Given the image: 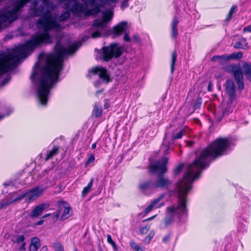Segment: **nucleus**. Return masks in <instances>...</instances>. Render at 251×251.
Listing matches in <instances>:
<instances>
[{
	"label": "nucleus",
	"mask_w": 251,
	"mask_h": 251,
	"mask_svg": "<svg viewBox=\"0 0 251 251\" xmlns=\"http://www.w3.org/2000/svg\"><path fill=\"white\" fill-rule=\"evenodd\" d=\"M230 143L226 138H217L197 156L193 163L187 165V171L183 178L176 185L177 204L172 205L166 208V215L161 225L162 228L172 225L175 216L179 219L183 216H187V196L192 187L193 181L199 178L201 171L209 166L210 158L215 159L225 154Z\"/></svg>",
	"instance_id": "nucleus-1"
},
{
	"label": "nucleus",
	"mask_w": 251,
	"mask_h": 251,
	"mask_svg": "<svg viewBox=\"0 0 251 251\" xmlns=\"http://www.w3.org/2000/svg\"><path fill=\"white\" fill-rule=\"evenodd\" d=\"M41 0L42 3L38 6V1H33L30 9L34 13V16L41 17L37 21L36 26L43 29L44 32L33 35L31 39L25 44L8 50L6 53H0V75L16 67L20 59L25 58L35 48L43 44L52 43V37L49 31L54 29L58 32L63 28L56 21V17L51 14V12L55 7L54 4L48 0Z\"/></svg>",
	"instance_id": "nucleus-2"
},
{
	"label": "nucleus",
	"mask_w": 251,
	"mask_h": 251,
	"mask_svg": "<svg viewBox=\"0 0 251 251\" xmlns=\"http://www.w3.org/2000/svg\"><path fill=\"white\" fill-rule=\"evenodd\" d=\"M80 46V42H76L69 48H65L58 41L54 48L56 53L44 55L35 65L31 79L32 81L35 77L38 79L37 98L40 104H47L50 90L56 84L62 70L64 57L75 52Z\"/></svg>",
	"instance_id": "nucleus-3"
},
{
	"label": "nucleus",
	"mask_w": 251,
	"mask_h": 251,
	"mask_svg": "<svg viewBox=\"0 0 251 251\" xmlns=\"http://www.w3.org/2000/svg\"><path fill=\"white\" fill-rule=\"evenodd\" d=\"M168 158L164 157L161 161H156L151 164L150 171L151 173H159L156 179L154 181L155 189H167L170 186L172 181L163 175L167 172L166 164Z\"/></svg>",
	"instance_id": "nucleus-4"
},
{
	"label": "nucleus",
	"mask_w": 251,
	"mask_h": 251,
	"mask_svg": "<svg viewBox=\"0 0 251 251\" xmlns=\"http://www.w3.org/2000/svg\"><path fill=\"white\" fill-rule=\"evenodd\" d=\"M84 4L75 2L70 8L71 12L76 17H88L100 12V4H96V0H81Z\"/></svg>",
	"instance_id": "nucleus-5"
},
{
	"label": "nucleus",
	"mask_w": 251,
	"mask_h": 251,
	"mask_svg": "<svg viewBox=\"0 0 251 251\" xmlns=\"http://www.w3.org/2000/svg\"><path fill=\"white\" fill-rule=\"evenodd\" d=\"M30 0H20L17 2L15 6L10 10L0 14V30L5 26V23L9 24L16 20L22 7Z\"/></svg>",
	"instance_id": "nucleus-6"
},
{
	"label": "nucleus",
	"mask_w": 251,
	"mask_h": 251,
	"mask_svg": "<svg viewBox=\"0 0 251 251\" xmlns=\"http://www.w3.org/2000/svg\"><path fill=\"white\" fill-rule=\"evenodd\" d=\"M45 189L39 186L32 188L26 192L22 193L18 197L13 199L11 201L5 200L2 201L3 203H8L7 206L9 205L22 201L24 198L26 197L25 201L26 203H30L39 198L44 192Z\"/></svg>",
	"instance_id": "nucleus-7"
},
{
	"label": "nucleus",
	"mask_w": 251,
	"mask_h": 251,
	"mask_svg": "<svg viewBox=\"0 0 251 251\" xmlns=\"http://www.w3.org/2000/svg\"><path fill=\"white\" fill-rule=\"evenodd\" d=\"M113 13L111 11H108L103 13L102 19L93 24L91 37L97 38L104 36L107 33V22L112 18Z\"/></svg>",
	"instance_id": "nucleus-8"
},
{
	"label": "nucleus",
	"mask_w": 251,
	"mask_h": 251,
	"mask_svg": "<svg viewBox=\"0 0 251 251\" xmlns=\"http://www.w3.org/2000/svg\"><path fill=\"white\" fill-rule=\"evenodd\" d=\"M101 59L104 61H108L113 58H117L123 53L124 48L117 43H112L109 46L102 49Z\"/></svg>",
	"instance_id": "nucleus-9"
},
{
	"label": "nucleus",
	"mask_w": 251,
	"mask_h": 251,
	"mask_svg": "<svg viewBox=\"0 0 251 251\" xmlns=\"http://www.w3.org/2000/svg\"><path fill=\"white\" fill-rule=\"evenodd\" d=\"M222 68L224 71L232 74L238 85V89L241 91L243 90L244 88V83L243 74L240 65L231 64L226 65Z\"/></svg>",
	"instance_id": "nucleus-10"
},
{
	"label": "nucleus",
	"mask_w": 251,
	"mask_h": 251,
	"mask_svg": "<svg viewBox=\"0 0 251 251\" xmlns=\"http://www.w3.org/2000/svg\"><path fill=\"white\" fill-rule=\"evenodd\" d=\"M225 84L226 92L229 96L228 103H230L231 102H233L235 96V87L234 83L233 80L227 79Z\"/></svg>",
	"instance_id": "nucleus-11"
},
{
	"label": "nucleus",
	"mask_w": 251,
	"mask_h": 251,
	"mask_svg": "<svg viewBox=\"0 0 251 251\" xmlns=\"http://www.w3.org/2000/svg\"><path fill=\"white\" fill-rule=\"evenodd\" d=\"M232 102L228 103V101L227 102L226 105H223L221 108V113H217L216 114V117L219 122H220L222 118L224 117L227 116L229 113H231L233 110V107L232 105Z\"/></svg>",
	"instance_id": "nucleus-12"
},
{
	"label": "nucleus",
	"mask_w": 251,
	"mask_h": 251,
	"mask_svg": "<svg viewBox=\"0 0 251 251\" xmlns=\"http://www.w3.org/2000/svg\"><path fill=\"white\" fill-rule=\"evenodd\" d=\"M90 72L94 75L98 74L99 77L107 83L110 81L109 75L107 74V70L104 68L95 67L92 68Z\"/></svg>",
	"instance_id": "nucleus-13"
},
{
	"label": "nucleus",
	"mask_w": 251,
	"mask_h": 251,
	"mask_svg": "<svg viewBox=\"0 0 251 251\" xmlns=\"http://www.w3.org/2000/svg\"><path fill=\"white\" fill-rule=\"evenodd\" d=\"M139 188L140 191L145 194L149 192H152L155 190L154 181L151 180L144 181L139 184Z\"/></svg>",
	"instance_id": "nucleus-14"
},
{
	"label": "nucleus",
	"mask_w": 251,
	"mask_h": 251,
	"mask_svg": "<svg viewBox=\"0 0 251 251\" xmlns=\"http://www.w3.org/2000/svg\"><path fill=\"white\" fill-rule=\"evenodd\" d=\"M127 28V23L122 22L113 27L114 37L122 35Z\"/></svg>",
	"instance_id": "nucleus-15"
},
{
	"label": "nucleus",
	"mask_w": 251,
	"mask_h": 251,
	"mask_svg": "<svg viewBox=\"0 0 251 251\" xmlns=\"http://www.w3.org/2000/svg\"><path fill=\"white\" fill-rule=\"evenodd\" d=\"M49 204L41 203L36 206L30 213L31 218H37L41 215L43 211L48 207Z\"/></svg>",
	"instance_id": "nucleus-16"
},
{
	"label": "nucleus",
	"mask_w": 251,
	"mask_h": 251,
	"mask_svg": "<svg viewBox=\"0 0 251 251\" xmlns=\"http://www.w3.org/2000/svg\"><path fill=\"white\" fill-rule=\"evenodd\" d=\"M241 69L243 75H245L247 79L251 81V63L244 62Z\"/></svg>",
	"instance_id": "nucleus-17"
},
{
	"label": "nucleus",
	"mask_w": 251,
	"mask_h": 251,
	"mask_svg": "<svg viewBox=\"0 0 251 251\" xmlns=\"http://www.w3.org/2000/svg\"><path fill=\"white\" fill-rule=\"evenodd\" d=\"M178 20L176 17H174L171 23V37L173 39H176L178 34L177 25Z\"/></svg>",
	"instance_id": "nucleus-18"
},
{
	"label": "nucleus",
	"mask_w": 251,
	"mask_h": 251,
	"mask_svg": "<svg viewBox=\"0 0 251 251\" xmlns=\"http://www.w3.org/2000/svg\"><path fill=\"white\" fill-rule=\"evenodd\" d=\"M31 243L29 246V251H37L40 246V240L34 237L31 239Z\"/></svg>",
	"instance_id": "nucleus-19"
},
{
	"label": "nucleus",
	"mask_w": 251,
	"mask_h": 251,
	"mask_svg": "<svg viewBox=\"0 0 251 251\" xmlns=\"http://www.w3.org/2000/svg\"><path fill=\"white\" fill-rule=\"evenodd\" d=\"M211 60L213 62L218 61L219 64H224L228 59L227 55L223 54L222 55H214L211 58Z\"/></svg>",
	"instance_id": "nucleus-20"
},
{
	"label": "nucleus",
	"mask_w": 251,
	"mask_h": 251,
	"mask_svg": "<svg viewBox=\"0 0 251 251\" xmlns=\"http://www.w3.org/2000/svg\"><path fill=\"white\" fill-rule=\"evenodd\" d=\"M72 213L73 212L70 206L65 207L64 206V209L60 218L61 221H64L70 218L72 215Z\"/></svg>",
	"instance_id": "nucleus-21"
},
{
	"label": "nucleus",
	"mask_w": 251,
	"mask_h": 251,
	"mask_svg": "<svg viewBox=\"0 0 251 251\" xmlns=\"http://www.w3.org/2000/svg\"><path fill=\"white\" fill-rule=\"evenodd\" d=\"M248 44L247 42L246 39L242 38L241 40L236 43L234 45V48L236 49H246L249 48Z\"/></svg>",
	"instance_id": "nucleus-22"
},
{
	"label": "nucleus",
	"mask_w": 251,
	"mask_h": 251,
	"mask_svg": "<svg viewBox=\"0 0 251 251\" xmlns=\"http://www.w3.org/2000/svg\"><path fill=\"white\" fill-rule=\"evenodd\" d=\"M186 133V129L182 128L179 130L178 132L176 134H173L172 138V143L176 139H180L182 137L183 135H185Z\"/></svg>",
	"instance_id": "nucleus-23"
},
{
	"label": "nucleus",
	"mask_w": 251,
	"mask_h": 251,
	"mask_svg": "<svg viewBox=\"0 0 251 251\" xmlns=\"http://www.w3.org/2000/svg\"><path fill=\"white\" fill-rule=\"evenodd\" d=\"M59 148L58 147H55L53 149L49 151L46 157V160H49L52 158L54 156L56 155L58 153Z\"/></svg>",
	"instance_id": "nucleus-24"
},
{
	"label": "nucleus",
	"mask_w": 251,
	"mask_h": 251,
	"mask_svg": "<svg viewBox=\"0 0 251 251\" xmlns=\"http://www.w3.org/2000/svg\"><path fill=\"white\" fill-rule=\"evenodd\" d=\"M171 144V143L166 141V139H164L160 147V149L164 151L165 154H168Z\"/></svg>",
	"instance_id": "nucleus-25"
},
{
	"label": "nucleus",
	"mask_w": 251,
	"mask_h": 251,
	"mask_svg": "<svg viewBox=\"0 0 251 251\" xmlns=\"http://www.w3.org/2000/svg\"><path fill=\"white\" fill-rule=\"evenodd\" d=\"M177 54L176 51H174L172 53V59L171 63V72L172 74L174 73L175 70V65L176 60Z\"/></svg>",
	"instance_id": "nucleus-26"
},
{
	"label": "nucleus",
	"mask_w": 251,
	"mask_h": 251,
	"mask_svg": "<svg viewBox=\"0 0 251 251\" xmlns=\"http://www.w3.org/2000/svg\"><path fill=\"white\" fill-rule=\"evenodd\" d=\"M93 179H91L90 181L88 184L87 186L83 188L82 192V195L84 196L86 195L91 190V187L93 185Z\"/></svg>",
	"instance_id": "nucleus-27"
},
{
	"label": "nucleus",
	"mask_w": 251,
	"mask_h": 251,
	"mask_svg": "<svg viewBox=\"0 0 251 251\" xmlns=\"http://www.w3.org/2000/svg\"><path fill=\"white\" fill-rule=\"evenodd\" d=\"M243 54L241 52L236 53H233L230 55H227L228 60L231 59H238L242 57Z\"/></svg>",
	"instance_id": "nucleus-28"
},
{
	"label": "nucleus",
	"mask_w": 251,
	"mask_h": 251,
	"mask_svg": "<svg viewBox=\"0 0 251 251\" xmlns=\"http://www.w3.org/2000/svg\"><path fill=\"white\" fill-rule=\"evenodd\" d=\"M102 109L101 108H99L97 106L95 105L93 112L92 114L93 116H95L96 117L98 118L100 117L101 115Z\"/></svg>",
	"instance_id": "nucleus-29"
},
{
	"label": "nucleus",
	"mask_w": 251,
	"mask_h": 251,
	"mask_svg": "<svg viewBox=\"0 0 251 251\" xmlns=\"http://www.w3.org/2000/svg\"><path fill=\"white\" fill-rule=\"evenodd\" d=\"M70 16V13L69 11H66L59 16L58 20L60 22H63L66 20Z\"/></svg>",
	"instance_id": "nucleus-30"
},
{
	"label": "nucleus",
	"mask_w": 251,
	"mask_h": 251,
	"mask_svg": "<svg viewBox=\"0 0 251 251\" xmlns=\"http://www.w3.org/2000/svg\"><path fill=\"white\" fill-rule=\"evenodd\" d=\"M106 237L107 242L113 247L114 251H117V247L115 242L113 241V240L112 239L111 235L110 234H107Z\"/></svg>",
	"instance_id": "nucleus-31"
},
{
	"label": "nucleus",
	"mask_w": 251,
	"mask_h": 251,
	"mask_svg": "<svg viewBox=\"0 0 251 251\" xmlns=\"http://www.w3.org/2000/svg\"><path fill=\"white\" fill-rule=\"evenodd\" d=\"M165 195L161 194L151 201V204L155 207L156 205L164 198Z\"/></svg>",
	"instance_id": "nucleus-32"
},
{
	"label": "nucleus",
	"mask_w": 251,
	"mask_h": 251,
	"mask_svg": "<svg viewBox=\"0 0 251 251\" xmlns=\"http://www.w3.org/2000/svg\"><path fill=\"white\" fill-rule=\"evenodd\" d=\"M25 239L23 235H17L15 237L14 243L20 244L24 242Z\"/></svg>",
	"instance_id": "nucleus-33"
},
{
	"label": "nucleus",
	"mask_w": 251,
	"mask_h": 251,
	"mask_svg": "<svg viewBox=\"0 0 251 251\" xmlns=\"http://www.w3.org/2000/svg\"><path fill=\"white\" fill-rule=\"evenodd\" d=\"M236 9V6L235 5H233L231 7V8L227 15V17L226 20V21H229L231 18L232 14L235 12V10Z\"/></svg>",
	"instance_id": "nucleus-34"
},
{
	"label": "nucleus",
	"mask_w": 251,
	"mask_h": 251,
	"mask_svg": "<svg viewBox=\"0 0 251 251\" xmlns=\"http://www.w3.org/2000/svg\"><path fill=\"white\" fill-rule=\"evenodd\" d=\"M154 233L153 231H151L149 234L148 235V236L146 237V238L144 240V242L146 244H149L150 242V241L151 240V239L154 236Z\"/></svg>",
	"instance_id": "nucleus-35"
},
{
	"label": "nucleus",
	"mask_w": 251,
	"mask_h": 251,
	"mask_svg": "<svg viewBox=\"0 0 251 251\" xmlns=\"http://www.w3.org/2000/svg\"><path fill=\"white\" fill-rule=\"evenodd\" d=\"M131 247L135 251H144L136 243L131 242L130 243Z\"/></svg>",
	"instance_id": "nucleus-36"
},
{
	"label": "nucleus",
	"mask_w": 251,
	"mask_h": 251,
	"mask_svg": "<svg viewBox=\"0 0 251 251\" xmlns=\"http://www.w3.org/2000/svg\"><path fill=\"white\" fill-rule=\"evenodd\" d=\"M53 246L56 251H64L63 247L61 244L55 243L53 244Z\"/></svg>",
	"instance_id": "nucleus-37"
},
{
	"label": "nucleus",
	"mask_w": 251,
	"mask_h": 251,
	"mask_svg": "<svg viewBox=\"0 0 251 251\" xmlns=\"http://www.w3.org/2000/svg\"><path fill=\"white\" fill-rule=\"evenodd\" d=\"M183 168L182 165H180L177 166L174 171V174L175 176L178 175L181 171Z\"/></svg>",
	"instance_id": "nucleus-38"
},
{
	"label": "nucleus",
	"mask_w": 251,
	"mask_h": 251,
	"mask_svg": "<svg viewBox=\"0 0 251 251\" xmlns=\"http://www.w3.org/2000/svg\"><path fill=\"white\" fill-rule=\"evenodd\" d=\"M117 0H100V2L101 7H104L106 4H107L109 1L111 2L115 3L116 2Z\"/></svg>",
	"instance_id": "nucleus-39"
},
{
	"label": "nucleus",
	"mask_w": 251,
	"mask_h": 251,
	"mask_svg": "<svg viewBox=\"0 0 251 251\" xmlns=\"http://www.w3.org/2000/svg\"><path fill=\"white\" fill-rule=\"evenodd\" d=\"M10 79V76H7L1 82H0V88L3 87L6 84H7Z\"/></svg>",
	"instance_id": "nucleus-40"
},
{
	"label": "nucleus",
	"mask_w": 251,
	"mask_h": 251,
	"mask_svg": "<svg viewBox=\"0 0 251 251\" xmlns=\"http://www.w3.org/2000/svg\"><path fill=\"white\" fill-rule=\"evenodd\" d=\"M149 227H150L148 226H146L144 227H142L140 229L141 233L143 234H146L148 232Z\"/></svg>",
	"instance_id": "nucleus-41"
},
{
	"label": "nucleus",
	"mask_w": 251,
	"mask_h": 251,
	"mask_svg": "<svg viewBox=\"0 0 251 251\" xmlns=\"http://www.w3.org/2000/svg\"><path fill=\"white\" fill-rule=\"evenodd\" d=\"M171 238V235L168 234L163 237L162 241L164 243H167Z\"/></svg>",
	"instance_id": "nucleus-42"
},
{
	"label": "nucleus",
	"mask_w": 251,
	"mask_h": 251,
	"mask_svg": "<svg viewBox=\"0 0 251 251\" xmlns=\"http://www.w3.org/2000/svg\"><path fill=\"white\" fill-rule=\"evenodd\" d=\"M128 0H124L121 4V8L124 9L125 8L128 6Z\"/></svg>",
	"instance_id": "nucleus-43"
},
{
	"label": "nucleus",
	"mask_w": 251,
	"mask_h": 251,
	"mask_svg": "<svg viewBox=\"0 0 251 251\" xmlns=\"http://www.w3.org/2000/svg\"><path fill=\"white\" fill-rule=\"evenodd\" d=\"M124 40L126 42H129L130 41V38L129 33L127 32H125L124 36Z\"/></svg>",
	"instance_id": "nucleus-44"
},
{
	"label": "nucleus",
	"mask_w": 251,
	"mask_h": 251,
	"mask_svg": "<svg viewBox=\"0 0 251 251\" xmlns=\"http://www.w3.org/2000/svg\"><path fill=\"white\" fill-rule=\"evenodd\" d=\"M201 99H199L197 100V102H196V103L195 104V109H197V108H199L201 106Z\"/></svg>",
	"instance_id": "nucleus-45"
},
{
	"label": "nucleus",
	"mask_w": 251,
	"mask_h": 251,
	"mask_svg": "<svg viewBox=\"0 0 251 251\" xmlns=\"http://www.w3.org/2000/svg\"><path fill=\"white\" fill-rule=\"evenodd\" d=\"M154 208V206L152 205L151 204H150L145 209V212L146 213H148L150 212L153 208Z\"/></svg>",
	"instance_id": "nucleus-46"
},
{
	"label": "nucleus",
	"mask_w": 251,
	"mask_h": 251,
	"mask_svg": "<svg viewBox=\"0 0 251 251\" xmlns=\"http://www.w3.org/2000/svg\"><path fill=\"white\" fill-rule=\"evenodd\" d=\"M251 32V25L245 27L243 29V32Z\"/></svg>",
	"instance_id": "nucleus-47"
},
{
	"label": "nucleus",
	"mask_w": 251,
	"mask_h": 251,
	"mask_svg": "<svg viewBox=\"0 0 251 251\" xmlns=\"http://www.w3.org/2000/svg\"><path fill=\"white\" fill-rule=\"evenodd\" d=\"M95 160V157L93 155H90L87 161H86V164H89Z\"/></svg>",
	"instance_id": "nucleus-48"
},
{
	"label": "nucleus",
	"mask_w": 251,
	"mask_h": 251,
	"mask_svg": "<svg viewBox=\"0 0 251 251\" xmlns=\"http://www.w3.org/2000/svg\"><path fill=\"white\" fill-rule=\"evenodd\" d=\"M8 203H3L2 201H1L0 203V209L5 208L7 206Z\"/></svg>",
	"instance_id": "nucleus-49"
},
{
	"label": "nucleus",
	"mask_w": 251,
	"mask_h": 251,
	"mask_svg": "<svg viewBox=\"0 0 251 251\" xmlns=\"http://www.w3.org/2000/svg\"><path fill=\"white\" fill-rule=\"evenodd\" d=\"M25 244H26L25 242H23L22 245L20 247V250H21V251H24V250H25Z\"/></svg>",
	"instance_id": "nucleus-50"
},
{
	"label": "nucleus",
	"mask_w": 251,
	"mask_h": 251,
	"mask_svg": "<svg viewBox=\"0 0 251 251\" xmlns=\"http://www.w3.org/2000/svg\"><path fill=\"white\" fill-rule=\"evenodd\" d=\"M60 214H61V210H58L57 211V212L55 214V217L56 219L58 218L59 217V216H60Z\"/></svg>",
	"instance_id": "nucleus-51"
},
{
	"label": "nucleus",
	"mask_w": 251,
	"mask_h": 251,
	"mask_svg": "<svg viewBox=\"0 0 251 251\" xmlns=\"http://www.w3.org/2000/svg\"><path fill=\"white\" fill-rule=\"evenodd\" d=\"M133 39L135 41L138 42L139 41V38L137 34H134L133 36Z\"/></svg>",
	"instance_id": "nucleus-52"
},
{
	"label": "nucleus",
	"mask_w": 251,
	"mask_h": 251,
	"mask_svg": "<svg viewBox=\"0 0 251 251\" xmlns=\"http://www.w3.org/2000/svg\"><path fill=\"white\" fill-rule=\"evenodd\" d=\"M207 89H208V90L209 91H212V84H211V82H209V84H208V86Z\"/></svg>",
	"instance_id": "nucleus-53"
},
{
	"label": "nucleus",
	"mask_w": 251,
	"mask_h": 251,
	"mask_svg": "<svg viewBox=\"0 0 251 251\" xmlns=\"http://www.w3.org/2000/svg\"><path fill=\"white\" fill-rule=\"evenodd\" d=\"M48 251V248L46 246L42 247V248L40 250V251Z\"/></svg>",
	"instance_id": "nucleus-54"
},
{
	"label": "nucleus",
	"mask_w": 251,
	"mask_h": 251,
	"mask_svg": "<svg viewBox=\"0 0 251 251\" xmlns=\"http://www.w3.org/2000/svg\"><path fill=\"white\" fill-rule=\"evenodd\" d=\"M43 222H44L43 220H40V221H39L38 222H37L36 225L38 226L41 225H42Z\"/></svg>",
	"instance_id": "nucleus-55"
},
{
	"label": "nucleus",
	"mask_w": 251,
	"mask_h": 251,
	"mask_svg": "<svg viewBox=\"0 0 251 251\" xmlns=\"http://www.w3.org/2000/svg\"><path fill=\"white\" fill-rule=\"evenodd\" d=\"M50 215H51L50 213L46 214L44 216L42 217V219L47 218V217H49L50 216Z\"/></svg>",
	"instance_id": "nucleus-56"
},
{
	"label": "nucleus",
	"mask_w": 251,
	"mask_h": 251,
	"mask_svg": "<svg viewBox=\"0 0 251 251\" xmlns=\"http://www.w3.org/2000/svg\"><path fill=\"white\" fill-rule=\"evenodd\" d=\"M163 205H164V202H162V203H160L159 205L158 206H157L156 207L157 208H160L161 207L163 206Z\"/></svg>",
	"instance_id": "nucleus-57"
},
{
	"label": "nucleus",
	"mask_w": 251,
	"mask_h": 251,
	"mask_svg": "<svg viewBox=\"0 0 251 251\" xmlns=\"http://www.w3.org/2000/svg\"><path fill=\"white\" fill-rule=\"evenodd\" d=\"M96 147V143H93L92 145V149H95Z\"/></svg>",
	"instance_id": "nucleus-58"
},
{
	"label": "nucleus",
	"mask_w": 251,
	"mask_h": 251,
	"mask_svg": "<svg viewBox=\"0 0 251 251\" xmlns=\"http://www.w3.org/2000/svg\"><path fill=\"white\" fill-rule=\"evenodd\" d=\"M4 115H0V120L3 119L4 118Z\"/></svg>",
	"instance_id": "nucleus-59"
},
{
	"label": "nucleus",
	"mask_w": 251,
	"mask_h": 251,
	"mask_svg": "<svg viewBox=\"0 0 251 251\" xmlns=\"http://www.w3.org/2000/svg\"><path fill=\"white\" fill-rule=\"evenodd\" d=\"M48 173V171L47 170H45L44 172H43V175H44L45 174H47Z\"/></svg>",
	"instance_id": "nucleus-60"
},
{
	"label": "nucleus",
	"mask_w": 251,
	"mask_h": 251,
	"mask_svg": "<svg viewBox=\"0 0 251 251\" xmlns=\"http://www.w3.org/2000/svg\"><path fill=\"white\" fill-rule=\"evenodd\" d=\"M101 92H102V91H101V90L98 91L97 92V94L99 93H101Z\"/></svg>",
	"instance_id": "nucleus-61"
},
{
	"label": "nucleus",
	"mask_w": 251,
	"mask_h": 251,
	"mask_svg": "<svg viewBox=\"0 0 251 251\" xmlns=\"http://www.w3.org/2000/svg\"><path fill=\"white\" fill-rule=\"evenodd\" d=\"M154 217V216H153V217H151V218H149V219H148V220H151V219H152L153 218V217Z\"/></svg>",
	"instance_id": "nucleus-62"
},
{
	"label": "nucleus",
	"mask_w": 251,
	"mask_h": 251,
	"mask_svg": "<svg viewBox=\"0 0 251 251\" xmlns=\"http://www.w3.org/2000/svg\"><path fill=\"white\" fill-rule=\"evenodd\" d=\"M69 7H70V6H69V5H68V4H67V5H66V7H67V8H69Z\"/></svg>",
	"instance_id": "nucleus-63"
},
{
	"label": "nucleus",
	"mask_w": 251,
	"mask_h": 251,
	"mask_svg": "<svg viewBox=\"0 0 251 251\" xmlns=\"http://www.w3.org/2000/svg\"><path fill=\"white\" fill-rule=\"evenodd\" d=\"M75 251H77V250L76 249H75Z\"/></svg>",
	"instance_id": "nucleus-64"
}]
</instances>
